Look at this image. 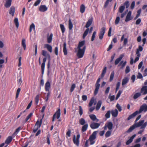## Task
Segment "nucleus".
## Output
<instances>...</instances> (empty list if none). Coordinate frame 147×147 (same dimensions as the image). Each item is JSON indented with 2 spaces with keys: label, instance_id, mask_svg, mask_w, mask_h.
I'll list each match as a JSON object with an SVG mask.
<instances>
[{
  "label": "nucleus",
  "instance_id": "79ce46f5",
  "mask_svg": "<svg viewBox=\"0 0 147 147\" xmlns=\"http://www.w3.org/2000/svg\"><path fill=\"white\" fill-rule=\"evenodd\" d=\"M73 27V25L70 19L69 21V30H71Z\"/></svg>",
  "mask_w": 147,
  "mask_h": 147
},
{
  "label": "nucleus",
  "instance_id": "7c9ffc66",
  "mask_svg": "<svg viewBox=\"0 0 147 147\" xmlns=\"http://www.w3.org/2000/svg\"><path fill=\"white\" fill-rule=\"evenodd\" d=\"M88 127V125L87 124L83 125L82 128V132H84L86 131Z\"/></svg>",
  "mask_w": 147,
  "mask_h": 147
},
{
  "label": "nucleus",
  "instance_id": "f704fd0d",
  "mask_svg": "<svg viewBox=\"0 0 147 147\" xmlns=\"http://www.w3.org/2000/svg\"><path fill=\"white\" fill-rule=\"evenodd\" d=\"M22 45L24 49V50L26 49V40L25 39H23L22 41Z\"/></svg>",
  "mask_w": 147,
  "mask_h": 147
},
{
  "label": "nucleus",
  "instance_id": "9b49d317",
  "mask_svg": "<svg viewBox=\"0 0 147 147\" xmlns=\"http://www.w3.org/2000/svg\"><path fill=\"white\" fill-rule=\"evenodd\" d=\"M100 125V124L95 122L91 123L90 126L92 129H94L98 128Z\"/></svg>",
  "mask_w": 147,
  "mask_h": 147
},
{
  "label": "nucleus",
  "instance_id": "423d86ee",
  "mask_svg": "<svg viewBox=\"0 0 147 147\" xmlns=\"http://www.w3.org/2000/svg\"><path fill=\"white\" fill-rule=\"evenodd\" d=\"M61 115V110L60 109H58V110L56 111L55 113L53 115L52 118V121L53 122L55 121V118L57 119H59Z\"/></svg>",
  "mask_w": 147,
  "mask_h": 147
},
{
  "label": "nucleus",
  "instance_id": "bf43d9fd",
  "mask_svg": "<svg viewBox=\"0 0 147 147\" xmlns=\"http://www.w3.org/2000/svg\"><path fill=\"white\" fill-rule=\"evenodd\" d=\"M41 2V0H37L34 3V6H37Z\"/></svg>",
  "mask_w": 147,
  "mask_h": 147
},
{
  "label": "nucleus",
  "instance_id": "e433bc0d",
  "mask_svg": "<svg viewBox=\"0 0 147 147\" xmlns=\"http://www.w3.org/2000/svg\"><path fill=\"white\" fill-rule=\"evenodd\" d=\"M34 29V30H35V26L34 24L32 23L30 25V27L29 31L30 32H32V29Z\"/></svg>",
  "mask_w": 147,
  "mask_h": 147
},
{
  "label": "nucleus",
  "instance_id": "680f3d73",
  "mask_svg": "<svg viewBox=\"0 0 147 147\" xmlns=\"http://www.w3.org/2000/svg\"><path fill=\"white\" fill-rule=\"evenodd\" d=\"M82 100L84 101H86L87 99V97L86 95H83L82 97Z\"/></svg>",
  "mask_w": 147,
  "mask_h": 147
},
{
  "label": "nucleus",
  "instance_id": "6e6552de",
  "mask_svg": "<svg viewBox=\"0 0 147 147\" xmlns=\"http://www.w3.org/2000/svg\"><path fill=\"white\" fill-rule=\"evenodd\" d=\"M80 137V135L78 134L77 135L76 139L75 135L74 136L73 138V140L74 143L78 146H79V138Z\"/></svg>",
  "mask_w": 147,
  "mask_h": 147
},
{
  "label": "nucleus",
  "instance_id": "9d476101",
  "mask_svg": "<svg viewBox=\"0 0 147 147\" xmlns=\"http://www.w3.org/2000/svg\"><path fill=\"white\" fill-rule=\"evenodd\" d=\"M140 92L142 95H145L147 94V86H143L140 90Z\"/></svg>",
  "mask_w": 147,
  "mask_h": 147
},
{
  "label": "nucleus",
  "instance_id": "b1692460",
  "mask_svg": "<svg viewBox=\"0 0 147 147\" xmlns=\"http://www.w3.org/2000/svg\"><path fill=\"white\" fill-rule=\"evenodd\" d=\"M118 113V112L117 109H115L114 110H112L111 111V113L112 116L114 117H116L117 116Z\"/></svg>",
  "mask_w": 147,
  "mask_h": 147
},
{
  "label": "nucleus",
  "instance_id": "a18cd8bd",
  "mask_svg": "<svg viewBox=\"0 0 147 147\" xmlns=\"http://www.w3.org/2000/svg\"><path fill=\"white\" fill-rule=\"evenodd\" d=\"M60 26L62 33H64L65 31V28L64 25L62 24H60Z\"/></svg>",
  "mask_w": 147,
  "mask_h": 147
},
{
  "label": "nucleus",
  "instance_id": "c03bdc74",
  "mask_svg": "<svg viewBox=\"0 0 147 147\" xmlns=\"http://www.w3.org/2000/svg\"><path fill=\"white\" fill-rule=\"evenodd\" d=\"M125 9V7L124 6H121L119 7V12L120 13H122L123 12L124 10Z\"/></svg>",
  "mask_w": 147,
  "mask_h": 147
},
{
  "label": "nucleus",
  "instance_id": "37998d69",
  "mask_svg": "<svg viewBox=\"0 0 147 147\" xmlns=\"http://www.w3.org/2000/svg\"><path fill=\"white\" fill-rule=\"evenodd\" d=\"M89 31V29L88 28L84 32V33L83 35V38H84L87 35Z\"/></svg>",
  "mask_w": 147,
  "mask_h": 147
},
{
  "label": "nucleus",
  "instance_id": "cd10ccee",
  "mask_svg": "<svg viewBox=\"0 0 147 147\" xmlns=\"http://www.w3.org/2000/svg\"><path fill=\"white\" fill-rule=\"evenodd\" d=\"M102 103V101L100 100L98 101L96 107V111H98Z\"/></svg>",
  "mask_w": 147,
  "mask_h": 147
},
{
  "label": "nucleus",
  "instance_id": "13d9d810",
  "mask_svg": "<svg viewBox=\"0 0 147 147\" xmlns=\"http://www.w3.org/2000/svg\"><path fill=\"white\" fill-rule=\"evenodd\" d=\"M124 6H125L126 8H128L129 6V2L128 1H126L124 3Z\"/></svg>",
  "mask_w": 147,
  "mask_h": 147
},
{
  "label": "nucleus",
  "instance_id": "052dcab7",
  "mask_svg": "<svg viewBox=\"0 0 147 147\" xmlns=\"http://www.w3.org/2000/svg\"><path fill=\"white\" fill-rule=\"evenodd\" d=\"M79 114L81 116L83 114V110L82 108V107L81 106H79Z\"/></svg>",
  "mask_w": 147,
  "mask_h": 147
},
{
  "label": "nucleus",
  "instance_id": "09e8293b",
  "mask_svg": "<svg viewBox=\"0 0 147 147\" xmlns=\"http://www.w3.org/2000/svg\"><path fill=\"white\" fill-rule=\"evenodd\" d=\"M22 129V128L20 127H18L17 129H16L15 131L13 133V134H17L19 132L20 130Z\"/></svg>",
  "mask_w": 147,
  "mask_h": 147
},
{
  "label": "nucleus",
  "instance_id": "6ab92c4d",
  "mask_svg": "<svg viewBox=\"0 0 147 147\" xmlns=\"http://www.w3.org/2000/svg\"><path fill=\"white\" fill-rule=\"evenodd\" d=\"M138 114V111H136L134 113L131 115L129 116L128 117L127 119V120H129L132 118L135 117Z\"/></svg>",
  "mask_w": 147,
  "mask_h": 147
},
{
  "label": "nucleus",
  "instance_id": "393cba45",
  "mask_svg": "<svg viewBox=\"0 0 147 147\" xmlns=\"http://www.w3.org/2000/svg\"><path fill=\"white\" fill-rule=\"evenodd\" d=\"M129 79L128 77H125L122 80V86L126 84L129 81Z\"/></svg>",
  "mask_w": 147,
  "mask_h": 147
},
{
  "label": "nucleus",
  "instance_id": "39448f33",
  "mask_svg": "<svg viewBox=\"0 0 147 147\" xmlns=\"http://www.w3.org/2000/svg\"><path fill=\"white\" fill-rule=\"evenodd\" d=\"M138 114L141 113L142 112H146L147 111V105L145 103L143 104L140 106L139 110L136 111Z\"/></svg>",
  "mask_w": 147,
  "mask_h": 147
},
{
  "label": "nucleus",
  "instance_id": "a878e982",
  "mask_svg": "<svg viewBox=\"0 0 147 147\" xmlns=\"http://www.w3.org/2000/svg\"><path fill=\"white\" fill-rule=\"evenodd\" d=\"M12 139L13 138L12 136H9L5 140V143L7 144H9L11 142Z\"/></svg>",
  "mask_w": 147,
  "mask_h": 147
},
{
  "label": "nucleus",
  "instance_id": "603ef678",
  "mask_svg": "<svg viewBox=\"0 0 147 147\" xmlns=\"http://www.w3.org/2000/svg\"><path fill=\"white\" fill-rule=\"evenodd\" d=\"M122 92L121 90H120L119 91L118 93L117 94V95L116 96V98H115L116 100H117L120 97Z\"/></svg>",
  "mask_w": 147,
  "mask_h": 147
},
{
  "label": "nucleus",
  "instance_id": "7ed1b4c3",
  "mask_svg": "<svg viewBox=\"0 0 147 147\" xmlns=\"http://www.w3.org/2000/svg\"><path fill=\"white\" fill-rule=\"evenodd\" d=\"M144 120H141L139 121L138 123H135L132 125L131 126L127 131L128 133L132 131L136 128L141 126L140 129H145L147 125V122L144 123Z\"/></svg>",
  "mask_w": 147,
  "mask_h": 147
},
{
  "label": "nucleus",
  "instance_id": "473e14b6",
  "mask_svg": "<svg viewBox=\"0 0 147 147\" xmlns=\"http://www.w3.org/2000/svg\"><path fill=\"white\" fill-rule=\"evenodd\" d=\"M79 123L80 125H83L86 123V121L85 119L83 118L80 119L79 121Z\"/></svg>",
  "mask_w": 147,
  "mask_h": 147
},
{
  "label": "nucleus",
  "instance_id": "aec40b11",
  "mask_svg": "<svg viewBox=\"0 0 147 147\" xmlns=\"http://www.w3.org/2000/svg\"><path fill=\"white\" fill-rule=\"evenodd\" d=\"M15 7L14 6H11L9 10V13L12 16H13L15 12Z\"/></svg>",
  "mask_w": 147,
  "mask_h": 147
},
{
  "label": "nucleus",
  "instance_id": "de8ad7c7",
  "mask_svg": "<svg viewBox=\"0 0 147 147\" xmlns=\"http://www.w3.org/2000/svg\"><path fill=\"white\" fill-rule=\"evenodd\" d=\"M75 87V84H72L70 89V91L71 92H72L73 91Z\"/></svg>",
  "mask_w": 147,
  "mask_h": 147
},
{
  "label": "nucleus",
  "instance_id": "f8f14e48",
  "mask_svg": "<svg viewBox=\"0 0 147 147\" xmlns=\"http://www.w3.org/2000/svg\"><path fill=\"white\" fill-rule=\"evenodd\" d=\"M131 11H129L128 13L126 16V18L125 20V22H127L133 19V17H131Z\"/></svg>",
  "mask_w": 147,
  "mask_h": 147
},
{
  "label": "nucleus",
  "instance_id": "20e7f679",
  "mask_svg": "<svg viewBox=\"0 0 147 147\" xmlns=\"http://www.w3.org/2000/svg\"><path fill=\"white\" fill-rule=\"evenodd\" d=\"M98 131H95L93 132L92 134L90 136L89 138L88 139L90 142V144L92 145L95 142V140L96 138V136Z\"/></svg>",
  "mask_w": 147,
  "mask_h": 147
},
{
  "label": "nucleus",
  "instance_id": "6e6d98bb",
  "mask_svg": "<svg viewBox=\"0 0 147 147\" xmlns=\"http://www.w3.org/2000/svg\"><path fill=\"white\" fill-rule=\"evenodd\" d=\"M130 71V69L129 67V66H127L125 69V73L126 74H127Z\"/></svg>",
  "mask_w": 147,
  "mask_h": 147
},
{
  "label": "nucleus",
  "instance_id": "e2e57ef3",
  "mask_svg": "<svg viewBox=\"0 0 147 147\" xmlns=\"http://www.w3.org/2000/svg\"><path fill=\"white\" fill-rule=\"evenodd\" d=\"M135 5V2L134 1H133L131 3V6H130V8L131 9H133L134 8Z\"/></svg>",
  "mask_w": 147,
  "mask_h": 147
},
{
  "label": "nucleus",
  "instance_id": "0eeeda50",
  "mask_svg": "<svg viewBox=\"0 0 147 147\" xmlns=\"http://www.w3.org/2000/svg\"><path fill=\"white\" fill-rule=\"evenodd\" d=\"M100 80V78H99L97 80L95 85V89L94 91V94L96 95L98 93V90L99 89L100 84H99Z\"/></svg>",
  "mask_w": 147,
  "mask_h": 147
},
{
  "label": "nucleus",
  "instance_id": "ddd939ff",
  "mask_svg": "<svg viewBox=\"0 0 147 147\" xmlns=\"http://www.w3.org/2000/svg\"><path fill=\"white\" fill-rule=\"evenodd\" d=\"M47 7L45 5H41L39 7V10L42 12H45L47 10Z\"/></svg>",
  "mask_w": 147,
  "mask_h": 147
},
{
  "label": "nucleus",
  "instance_id": "864d4df0",
  "mask_svg": "<svg viewBox=\"0 0 147 147\" xmlns=\"http://www.w3.org/2000/svg\"><path fill=\"white\" fill-rule=\"evenodd\" d=\"M116 107L119 111L121 112L122 111L121 107L119 104L117 103Z\"/></svg>",
  "mask_w": 147,
  "mask_h": 147
},
{
  "label": "nucleus",
  "instance_id": "f257e3e1",
  "mask_svg": "<svg viewBox=\"0 0 147 147\" xmlns=\"http://www.w3.org/2000/svg\"><path fill=\"white\" fill-rule=\"evenodd\" d=\"M42 54L43 56L45 57H44L43 59V62L41 65L42 73V74H43L44 71L45 63L46 61L47 58L49 60V61L47 65V68L48 69H49L50 66L51 56L50 54L48 53L47 51L45 50L42 51Z\"/></svg>",
  "mask_w": 147,
  "mask_h": 147
},
{
  "label": "nucleus",
  "instance_id": "1a4fd4ad",
  "mask_svg": "<svg viewBox=\"0 0 147 147\" xmlns=\"http://www.w3.org/2000/svg\"><path fill=\"white\" fill-rule=\"evenodd\" d=\"M105 30L106 28L105 27H103L101 28L99 34V38L100 39L102 40L103 38Z\"/></svg>",
  "mask_w": 147,
  "mask_h": 147
},
{
  "label": "nucleus",
  "instance_id": "2f4dec72",
  "mask_svg": "<svg viewBox=\"0 0 147 147\" xmlns=\"http://www.w3.org/2000/svg\"><path fill=\"white\" fill-rule=\"evenodd\" d=\"M142 95V94L140 92L136 93L133 96V98L134 99H136L141 96Z\"/></svg>",
  "mask_w": 147,
  "mask_h": 147
},
{
  "label": "nucleus",
  "instance_id": "a19ab883",
  "mask_svg": "<svg viewBox=\"0 0 147 147\" xmlns=\"http://www.w3.org/2000/svg\"><path fill=\"white\" fill-rule=\"evenodd\" d=\"M94 100H95L94 97H92L90 100L89 104V107H91L92 106L94 102Z\"/></svg>",
  "mask_w": 147,
  "mask_h": 147
},
{
  "label": "nucleus",
  "instance_id": "5fc2aeb1",
  "mask_svg": "<svg viewBox=\"0 0 147 147\" xmlns=\"http://www.w3.org/2000/svg\"><path fill=\"white\" fill-rule=\"evenodd\" d=\"M96 34V32L94 31L92 34V38H91V40L92 41H93L94 40Z\"/></svg>",
  "mask_w": 147,
  "mask_h": 147
},
{
  "label": "nucleus",
  "instance_id": "3c124183",
  "mask_svg": "<svg viewBox=\"0 0 147 147\" xmlns=\"http://www.w3.org/2000/svg\"><path fill=\"white\" fill-rule=\"evenodd\" d=\"M112 0H107L105 3L104 7L105 8L107 7L109 4V2H111Z\"/></svg>",
  "mask_w": 147,
  "mask_h": 147
},
{
  "label": "nucleus",
  "instance_id": "f03ea898",
  "mask_svg": "<svg viewBox=\"0 0 147 147\" xmlns=\"http://www.w3.org/2000/svg\"><path fill=\"white\" fill-rule=\"evenodd\" d=\"M85 43L84 40L79 42L77 49H78L77 56L79 58H82L84 54L86 49V46H84Z\"/></svg>",
  "mask_w": 147,
  "mask_h": 147
},
{
  "label": "nucleus",
  "instance_id": "8fccbe9b",
  "mask_svg": "<svg viewBox=\"0 0 147 147\" xmlns=\"http://www.w3.org/2000/svg\"><path fill=\"white\" fill-rule=\"evenodd\" d=\"M111 132L110 131H107L105 134V136L106 138H107L110 136L111 135Z\"/></svg>",
  "mask_w": 147,
  "mask_h": 147
},
{
  "label": "nucleus",
  "instance_id": "f3484780",
  "mask_svg": "<svg viewBox=\"0 0 147 147\" xmlns=\"http://www.w3.org/2000/svg\"><path fill=\"white\" fill-rule=\"evenodd\" d=\"M136 136V134H134L126 142V145H128L131 143L133 141V139Z\"/></svg>",
  "mask_w": 147,
  "mask_h": 147
},
{
  "label": "nucleus",
  "instance_id": "49530a36",
  "mask_svg": "<svg viewBox=\"0 0 147 147\" xmlns=\"http://www.w3.org/2000/svg\"><path fill=\"white\" fill-rule=\"evenodd\" d=\"M111 114V111H108L105 115V116L106 118H109L110 117Z\"/></svg>",
  "mask_w": 147,
  "mask_h": 147
},
{
  "label": "nucleus",
  "instance_id": "ea45409f",
  "mask_svg": "<svg viewBox=\"0 0 147 147\" xmlns=\"http://www.w3.org/2000/svg\"><path fill=\"white\" fill-rule=\"evenodd\" d=\"M39 97V95L38 94L37 95H36L34 98L35 102L36 105H37L38 103Z\"/></svg>",
  "mask_w": 147,
  "mask_h": 147
},
{
  "label": "nucleus",
  "instance_id": "4468645a",
  "mask_svg": "<svg viewBox=\"0 0 147 147\" xmlns=\"http://www.w3.org/2000/svg\"><path fill=\"white\" fill-rule=\"evenodd\" d=\"M44 114L42 116V118L40 120V121H39L38 120L37 121L35 124V125L37 127H38L39 128H40V126L42 124V119L44 117Z\"/></svg>",
  "mask_w": 147,
  "mask_h": 147
},
{
  "label": "nucleus",
  "instance_id": "4be33fe9",
  "mask_svg": "<svg viewBox=\"0 0 147 147\" xmlns=\"http://www.w3.org/2000/svg\"><path fill=\"white\" fill-rule=\"evenodd\" d=\"M89 117L93 121H95L96 122H98L99 121V119L96 118V117L95 115H89Z\"/></svg>",
  "mask_w": 147,
  "mask_h": 147
},
{
  "label": "nucleus",
  "instance_id": "69168bd1",
  "mask_svg": "<svg viewBox=\"0 0 147 147\" xmlns=\"http://www.w3.org/2000/svg\"><path fill=\"white\" fill-rule=\"evenodd\" d=\"M39 128L37 127L35 125L33 130V132L34 133H35L38 129Z\"/></svg>",
  "mask_w": 147,
  "mask_h": 147
},
{
  "label": "nucleus",
  "instance_id": "58836bf2",
  "mask_svg": "<svg viewBox=\"0 0 147 147\" xmlns=\"http://www.w3.org/2000/svg\"><path fill=\"white\" fill-rule=\"evenodd\" d=\"M14 22L17 28H18L19 26V23L18 22V18H15Z\"/></svg>",
  "mask_w": 147,
  "mask_h": 147
},
{
  "label": "nucleus",
  "instance_id": "c9c22d12",
  "mask_svg": "<svg viewBox=\"0 0 147 147\" xmlns=\"http://www.w3.org/2000/svg\"><path fill=\"white\" fill-rule=\"evenodd\" d=\"M107 127L109 130H111L112 129L113 124L111 122H109L107 124Z\"/></svg>",
  "mask_w": 147,
  "mask_h": 147
},
{
  "label": "nucleus",
  "instance_id": "c85d7f7f",
  "mask_svg": "<svg viewBox=\"0 0 147 147\" xmlns=\"http://www.w3.org/2000/svg\"><path fill=\"white\" fill-rule=\"evenodd\" d=\"M33 113H30L26 117V119L24 120L25 122H26L28 121L29 119H30L32 117V116ZM28 122H30V121H28Z\"/></svg>",
  "mask_w": 147,
  "mask_h": 147
},
{
  "label": "nucleus",
  "instance_id": "2eb2a0df",
  "mask_svg": "<svg viewBox=\"0 0 147 147\" xmlns=\"http://www.w3.org/2000/svg\"><path fill=\"white\" fill-rule=\"evenodd\" d=\"M51 86V84L49 81H47L45 85V90L47 92H49Z\"/></svg>",
  "mask_w": 147,
  "mask_h": 147
},
{
  "label": "nucleus",
  "instance_id": "c756f323",
  "mask_svg": "<svg viewBox=\"0 0 147 147\" xmlns=\"http://www.w3.org/2000/svg\"><path fill=\"white\" fill-rule=\"evenodd\" d=\"M86 7L85 5L82 4L80 6V12L82 13H83L85 11Z\"/></svg>",
  "mask_w": 147,
  "mask_h": 147
},
{
  "label": "nucleus",
  "instance_id": "774afa93",
  "mask_svg": "<svg viewBox=\"0 0 147 147\" xmlns=\"http://www.w3.org/2000/svg\"><path fill=\"white\" fill-rule=\"evenodd\" d=\"M141 20L140 18H138L136 22V25L139 24L141 22Z\"/></svg>",
  "mask_w": 147,
  "mask_h": 147
},
{
  "label": "nucleus",
  "instance_id": "72a5a7b5",
  "mask_svg": "<svg viewBox=\"0 0 147 147\" xmlns=\"http://www.w3.org/2000/svg\"><path fill=\"white\" fill-rule=\"evenodd\" d=\"M53 34L52 33H51L49 36H48L47 38V41L48 43H50L51 42L52 37H53Z\"/></svg>",
  "mask_w": 147,
  "mask_h": 147
},
{
  "label": "nucleus",
  "instance_id": "0e129e2a",
  "mask_svg": "<svg viewBox=\"0 0 147 147\" xmlns=\"http://www.w3.org/2000/svg\"><path fill=\"white\" fill-rule=\"evenodd\" d=\"M55 53L56 55H58V47H56L54 50Z\"/></svg>",
  "mask_w": 147,
  "mask_h": 147
},
{
  "label": "nucleus",
  "instance_id": "4d7b16f0",
  "mask_svg": "<svg viewBox=\"0 0 147 147\" xmlns=\"http://www.w3.org/2000/svg\"><path fill=\"white\" fill-rule=\"evenodd\" d=\"M120 21V18L118 16L117 17L115 21V24H118Z\"/></svg>",
  "mask_w": 147,
  "mask_h": 147
},
{
  "label": "nucleus",
  "instance_id": "bb28decb",
  "mask_svg": "<svg viewBox=\"0 0 147 147\" xmlns=\"http://www.w3.org/2000/svg\"><path fill=\"white\" fill-rule=\"evenodd\" d=\"M63 52L65 55H66L67 54V51L66 48V42H64L63 45Z\"/></svg>",
  "mask_w": 147,
  "mask_h": 147
},
{
  "label": "nucleus",
  "instance_id": "5701e85b",
  "mask_svg": "<svg viewBox=\"0 0 147 147\" xmlns=\"http://www.w3.org/2000/svg\"><path fill=\"white\" fill-rule=\"evenodd\" d=\"M44 46L46 48L48 51L50 53H51L52 52V48L51 46L48 44H45V45Z\"/></svg>",
  "mask_w": 147,
  "mask_h": 147
},
{
  "label": "nucleus",
  "instance_id": "412c9836",
  "mask_svg": "<svg viewBox=\"0 0 147 147\" xmlns=\"http://www.w3.org/2000/svg\"><path fill=\"white\" fill-rule=\"evenodd\" d=\"M93 21V19L92 18L89 19L85 27L86 28H88L92 24Z\"/></svg>",
  "mask_w": 147,
  "mask_h": 147
},
{
  "label": "nucleus",
  "instance_id": "4c0bfd02",
  "mask_svg": "<svg viewBox=\"0 0 147 147\" xmlns=\"http://www.w3.org/2000/svg\"><path fill=\"white\" fill-rule=\"evenodd\" d=\"M114 71H113L111 72L110 76L109 78L110 82H111L113 80L114 76Z\"/></svg>",
  "mask_w": 147,
  "mask_h": 147
},
{
  "label": "nucleus",
  "instance_id": "a211bd4d",
  "mask_svg": "<svg viewBox=\"0 0 147 147\" xmlns=\"http://www.w3.org/2000/svg\"><path fill=\"white\" fill-rule=\"evenodd\" d=\"M12 2V0H5V3L4 6L6 8L10 7Z\"/></svg>",
  "mask_w": 147,
  "mask_h": 147
},
{
  "label": "nucleus",
  "instance_id": "dca6fc26",
  "mask_svg": "<svg viewBox=\"0 0 147 147\" xmlns=\"http://www.w3.org/2000/svg\"><path fill=\"white\" fill-rule=\"evenodd\" d=\"M124 56V54H121L118 58L116 59L115 62V65L118 64L119 62L121 60Z\"/></svg>",
  "mask_w": 147,
  "mask_h": 147
},
{
  "label": "nucleus",
  "instance_id": "338daca9",
  "mask_svg": "<svg viewBox=\"0 0 147 147\" xmlns=\"http://www.w3.org/2000/svg\"><path fill=\"white\" fill-rule=\"evenodd\" d=\"M143 78V76L142 74L140 72L138 73V75L137 76V78L138 79H142Z\"/></svg>",
  "mask_w": 147,
  "mask_h": 147
}]
</instances>
